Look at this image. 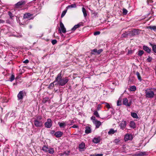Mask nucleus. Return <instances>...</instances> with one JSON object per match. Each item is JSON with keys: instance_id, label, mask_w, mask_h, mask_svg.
Here are the masks:
<instances>
[{"instance_id": "nucleus-24", "label": "nucleus", "mask_w": 156, "mask_h": 156, "mask_svg": "<svg viewBox=\"0 0 156 156\" xmlns=\"http://www.w3.org/2000/svg\"><path fill=\"white\" fill-rule=\"evenodd\" d=\"M82 11L83 13V16L85 18H86L87 16V13L86 10L84 8L82 7Z\"/></svg>"}, {"instance_id": "nucleus-36", "label": "nucleus", "mask_w": 156, "mask_h": 156, "mask_svg": "<svg viewBox=\"0 0 156 156\" xmlns=\"http://www.w3.org/2000/svg\"><path fill=\"white\" fill-rule=\"evenodd\" d=\"M128 12L127 10L123 8V9L122 14L123 15H126L127 14Z\"/></svg>"}, {"instance_id": "nucleus-57", "label": "nucleus", "mask_w": 156, "mask_h": 156, "mask_svg": "<svg viewBox=\"0 0 156 156\" xmlns=\"http://www.w3.org/2000/svg\"><path fill=\"white\" fill-rule=\"evenodd\" d=\"M101 105H98L97 107V110H99L101 109V107H100Z\"/></svg>"}, {"instance_id": "nucleus-18", "label": "nucleus", "mask_w": 156, "mask_h": 156, "mask_svg": "<svg viewBox=\"0 0 156 156\" xmlns=\"http://www.w3.org/2000/svg\"><path fill=\"white\" fill-rule=\"evenodd\" d=\"M33 14L29 13H27L24 14L23 18L24 19H28Z\"/></svg>"}, {"instance_id": "nucleus-62", "label": "nucleus", "mask_w": 156, "mask_h": 156, "mask_svg": "<svg viewBox=\"0 0 156 156\" xmlns=\"http://www.w3.org/2000/svg\"><path fill=\"white\" fill-rule=\"evenodd\" d=\"M138 155L140 156H142L143 155V153H140V154H139Z\"/></svg>"}, {"instance_id": "nucleus-47", "label": "nucleus", "mask_w": 156, "mask_h": 156, "mask_svg": "<svg viewBox=\"0 0 156 156\" xmlns=\"http://www.w3.org/2000/svg\"><path fill=\"white\" fill-rule=\"evenodd\" d=\"M153 2L152 0H147V3L148 5H151Z\"/></svg>"}, {"instance_id": "nucleus-3", "label": "nucleus", "mask_w": 156, "mask_h": 156, "mask_svg": "<svg viewBox=\"0 0 156 156\" xmlns=\"http://www.w3.org/2000/svg\"><path fill=\"white\" fill-rule=\"evenodd\" d=\"M42 118L41 116H37V119L34 120V124L35 126L37 127H40L42 126L43 122L41 120Z\"/></svg>"}, {"instance_id": "nucleus-22", "label": "nucleus", "mask_w": 156, "mask_h": 156, "mask_svg": "<svg viewBox=\"0 0 156 156\" xmlns=\"http://www.w3.org/2000/svg\"><path fill=\"white\" fill-rule=\"evenodd\" d=\"M49 147L48 146L46 145H44L42 147V150L44 151L47 152L48 149Z\"/></svg>"}, {"instance_id": "nucleus-34", "label": "nucleus", "mask_w": 156, "mask_h": 156, "mask_svg": "<svg viewBox=\"0 0 156 156\" xmlns=\"http://www.w3.org/2000/svg\"><path fill=\"white\" fill-rule=\"evenodd\" d=\"M144 53V52L143 50H139L138 55L140 56H141Z\"/></svg>"}, {"instance_id": "nucleus-60", "label": "nucleus", "mask_w": 156, "mask_h": 156, "mask_svg": "<svg viewBox=\"0 0 156 156\" xmlns=\"http://www.w3.org/2000/svg\"><path fill=\"white\" fill-rule=\"evenodd\" d=\"M71 124L70 125H72V124H73V123H74V122L73 120L71 121Z\"/></svg>"}, {"instance_id": "nucleus-10", "label": "nucleus", "mask_w": 156, "mask_h": 156, "mask_svg": "<svg viewBox=\"0 0 156 156\" xmlns=\"http://www.w3.org/2000/svg\"><path fill=\"white\" fill-rule=\"evenodd\" d=\"M132 135L129 134H126L124 138V140L125 141H128L129 140H132Z\"/></svg>"}, {"instance_id": "nucleus-41", "label": "nucleus", "mask_w": 156, "mask_h": 156, "mask_svg": "<svg viewBox=\"0 0 156 156\" xmlns=\"http://www.w3.org/2000/svg\"><path fill=\"white\" fill-rule=\"evenodd\" d=\"M94 115L97 117H99V115L97 111H94Z\"/></svg>"}, {"instance_id": "nucleus-32", "label": "nucleus", "mask_w": 156, "mask_h": 156, "mask_svg": "<svg viewBox=\"0 0 156 156\" xmlns=\"http://www.w3.org/2000/svg\"><path fill=\"white\" fill-rule=\"evenodd\" d=\"M76 7V5L75 4H73L71 5H68L67 7L66 8L67 9L69 8Z\"/></svg>"}, {"instance_id": "nucleus-43", "label": "nucleus", "mask_w": 156, "mask_h": 156, "mask_svg": "<svg viewBox=\"0 0 156 156\" xmlns=\"http://www.w3.org/2000/svg\"><path fill=\"white\" fill-rule=\"evenodd\" d=\"M15 79V76L14 75L12 74V75L11 77L10 78V81L12 82Z\"/></svg>"}, {"instance_id": "nucleus-35", "label": "nucleus", "mask_w": 156, "mask_h": 156, "mask_svg": "<svg viewBox=\"0 0 156 156\" xmlns=\"http://www.w3.org/2000/svg\"><path fill=\"white\" fill-rule=\"evenodd\" d=\"M66 12L67 10H64L62 12L61 15V18H62L65 15Z\"/></svg>"}, {"instance_id": "nucleus-31", "label": "nucleus", "mask_w": 156, "mask_h": 156, "mask_svg": "<svg viewBox=\"0 0 156 156\" xmlns=\"http://www.w3.org/2000/svg\"><path fill=\"white\" fill-rule=\"evenodd\" d=\"M136 74L137 76L138 79L140 81H141V80H142V79L140 76V73L138 72L137 71L136 73Z\"/></svg>"}, {"instance_id": "nucleus-7", "label": "nucleus", "mask_w": 156, "mask_h": 156, "mask_svg": "<svg viewBox=\"0 0 156 156\" xmlns=\"http://www.w3.org/2000/svg\"><path fill=\"white\" fill-rule=\"evenodd\" d=\"M44 125L46 128H50L52 126V121L51 119H48L47 121L45 123Z\"/></svg>"}, {"instance_id": "nucleus-40", "label": "nucleus", "mask_w": 156, "mask_h": 156, "mask_svg": "<svg viewBox=\"0 0 156 156\" xmlns=\"http://www.w3.org/2000/svg\"><path fill=\"white\" fill-rule=\"evenodd\" d=\"M121 101L120 99H119L117 101V106H120L121 105Z\"/></svg>"}, {"instance_id": "nucleus-37", "label": "nucleus", "mask_w": 156, "mask_h": 156, "mask_svg": "<svg viewBox=\"0 0 156 156\" xmlns=\"http://www.w3.org/2000/svg\"><path fill=\"white\" fill-rule=\"evenodd\" d=\"M122 37H127L128 36V34L127 32H126L123 34H122Z\"/></svg>"}, {"instance_id": "nucleus-56", "label": "nucleus", "mask_w": 156, "mask_h": 156, "mask_svg": "<svg viewBox=\"0 0 156 156\" xmlns=\"http://www.w3.org/2000/svg\"><path fill=\"white\" fill-rule=\"evenodd\" d=\"M55 133V131L54 130H52L50 132V133L51 134H54Z\"/></svg>"}, {"instance_id": "nucleus-29", "label": "nucleus", "mask_w": 156, "mask_h": 156, "mask_svg": "<svg viewBox=\"0 0 156 156\" xmlns=\"http://www.w3.org/2000/svg\"><path fill=\"white\" fill-rule=\"evenodd\" d=\"M100 140L99 138H94L92 141L95 143L97 144L100 142Z\"/></svg>"}, {"instance_id": "nucleus-50", "label": "nucleus", "mask_w": 156, "mask_h": 156, "mask_svg": "<svg viewBox=\"0 0 156 156\" xmlns=\"http://www.w3.org/2000/svg\"><path fill=\"white\" fill-rule=\"evenodd\" d=\"M92 14L94 15V16H96L98 14L97 12H95L94 11H93L92 12Z\"/></svg>"}, {"instance_id": "nucleus-42", "label": "nucleus", "mask_w": 156, "mask_h": 156, "mask_svg": "<svg viewBox=\"0 0 156 156\" xmlns=\"http://www.w3.org/2000/svg\"><path fill=\"white\" fill-rule=\"evenodd\" d=\"M152 50L154 52L156 53V45H154L153 46Z\"/></svg>"}, {"instance_id": "nucleus-33", "label": "nucleus", "mask_w": 156, "mask_h": 156, "mask_svg": "<svg viewBox=\"0 0 156 156\" xmlns=\"http://www.w3.org/2000/svg\"><path fill=\"white\" fill-rule=\"evenodd\" d=\"M49 98L48 97H45L42 100V102L44 103H46L49 100Z\"/></svg>"}, {"instance_id": "nucleus-9", "label": "nucleus", "mask_w": 156, "mask_h": 156, "mask_svg": "<svg viewBox=\"0 0 156 156\" xmlns=\"http://www.w3.org/2000/svg\"><path fill=\"white\" fill-rule=\"evenodd\" d=\"M60 29H59V30H60V33H61V30L62 32L63 33H65L66 32V29L64 27V26L63 24V23L62 22H60Z\"/></svg>"}, {"instance_id": "nucleus-52", "label": "nucleus", "mask_w": 156, "mask_h": 156, "mask_svg": "<svg viewBox=\"0 0 156 156\" xmlns=\"http://www.w3.org/2000/svg\"><path fill=\"white\" fill-rule=\"evenodd\" d=\"M119 140L118 139H115L114 140V142L117 144L118 142H119Z\"/></svg>"}, {"instance_id": "nucleus-53", "label": "nucleus", "mask_w": 156, "mask_h": 156, "mask_svg": "<svg viewBox=\"0 0 156 156\" xmlns=\"http://www.w3.org/2000/svg\"><path fill=\"white\" fill-rule=\"evenodd\" d=\"M69 151H67V152H64L63 155L64 154H66V155H68L69 154Z\"/></svg>"}, {"instance_id": "nucleus-13", "label": "nucleus", "mask_w": 156, "mask_h": 156, "mask_svg": "<svg viewBox=\"0 0 156 156\" xmlns=\"http://www.w3.org/2000/svg\"><path fill=\"white\" fill-rule=\"evenodd\" d=\"M143 49L147 53H150L151 51V49L147 46L144 45L143 46Z\"/></svg>"}, {"instance_id": "nucleus-6", "label": "nucleus", "mask_w": 156, "mask_h": 156, "mask_svg": "<svg viewBox=\"0 0 156 156\" xmlns=\"http://www.w3.org/2000/svg\"><path fill=\"white\" fill-rule=\"evenodd\" d=\"M102 51L103 50L102 49H100L98 50L96 49H94L91 50V54L93 55H99Z\"/></svg>"}, {"instance_id": "nucleus-25", "label": "nucleus", "mask_w": 156, "mask_h": 156, "mask_svg": "<svg viewBox=\"0 0 156 156\" xmlns=\"http://www.w3.org/2000/svg\"><path fill=\"white\" fill-rule=\"evenodd\" d=\"M147 29L153 30L154 31H156V26H150L147 27Z\"/></svg>"}, {"instance_id": "nucleus-27", "label": "nucleus", "mask_w": 156, "mask_h": 156, "mask_svg": "<svg viewBox=\"0 0 156 156\" xmlns=\"http://www.w3.org/2000/svg\"><path fill=\"white\" fill-rule=\"evenodd\" d=\"M131 115L134 118L138 119V118L137 114L135 112H131Z\"/></svg>"}, {"instance_id": "nucleus-2", "label": "nucleus", "mask_w": 156, "mask_h": 156, "mask_svg": "<svg viewBox=\"0 0 156 156\" xmlns=\"http://www.w3.org/2000/svg\"><path fill=\"white\" fill-rule=\"evenodd\" d=\"M145 97L147 98H151L154 96V92L151 89H147L145 90Z\"/></svg>"}, {"instance_id": "nucleus-26", "label": "nucleus", "mask_w": 156, "mask_h": 156, "mask_svg": "<svg viewBox=\"0 0 156 156\" xmlns=\"http://www.w3.org/2000/svg\"><path fill=\"white\" fill-rule=\"evenodd\" d=\"M48 152L50 154H53L54 152V150L53 148L50 147L48 150Z\"/></svg>"}, {"instance_id": "nucleus-48", "label": "nucleus", "mask_w": 156, "mask_h": 156, "mask_svg": "<svg viewBox=\"0 0 156 156\" xmlns=\"http://www.w3.org/2000/svg\"><path fill=\"white\" fill-rule=\"evenodd\" d=\"M8 15H9L10 17L12 19V17H13L12 13L10 12H8Z\"/></svg>"}, {"instance_id": "nucleus-28", "label": "nucleus", "mask_w": 156, "mask_h": 156, "mask_svg": "<svg viewBox=\"0 0 156 156\" xmlns=\"http://www.w3.org/2000/svg\"><path fill=\"white\" fill-rule=\"evenodd\" d=\"M136 90V88L135 86H131L129 88V91H134Z\"/></svg>"}, {"instance_id": "nucleus-11", "label": "nucleus", "mask_w": 156, "mask_h": 156, "mask_svg": "<svg viewBox=\"0 0 156 156\" xmlns=\"http://www.w3.org/2000/svg\"><path fill=\"white\" fill-rule=\"evenodd\" d=\"M123 104L124 105L128 106H130L131 105V102L128 103V100L127 98H125L123 99Z\"/></svg>"}, {"instance_id": "nucleus-19", "label": "nucleus", "mask_w": 156, "mask_h": 156, "mask_svg": "<svg viewBox=\"0 0 156 156\" xmlns=\"http://www.w3.org/2000/svg\"><path fill=\"white\" fill-rule=\"evenodd\" d=\"M58 124L61 128H64L66 125V123L64 122H59Z\"/></svg>"}, {"instance_id": "nucleus-1", "label": "nucleus", "mask_w": 156, "mask_h": 156, "mask_svg": "<svg viewBox=\"0 0 156 156\" xmlns=\"http://www.w3.org/2000/svg\"><path fill=\"white\" fill-rule=\"evenodd\" d=\"M61 72L59 73L55 79V85H58L59 86H62L65 85L69 81V80L68 77H66L63 78L62 76Z\"/></svg>"}, {"instance_id": "nucleus-38", "label": "nucleus", "mask_w": 156, "mask_h": 156, "mask_svg": "<svg viewBox=\"0 0 156 156\" xmlns=\"http://www.w3.org/2000/svg\"><path fill=\"white\" fill-rule=\"evenodd\" d=\"M152 57L150 56H148V57L147 59V61L149 62H151L152 61Z\"/></svg>"}, {"instance_id": "nucleus-58", "label": "nucleus", "mask_w": 156, "mask_h": 156, "mask_svg": "<svg viewBox=\"0 0 156 156\" xmlns=\"http://www.w3.org/2000/svg\"><path fill=\"white\" fill-rule=\"evenodd\" d=\"M4 22H5V21H4L2 20H0V23H3Z\"/></svg>"}, {"instance_id": "nucleus-63", "label": "nucleus", "mask_w": 156, "mask_h": 156, "mask_svg": "<svg viewBox=\"0 0 156 156\" xmlns=\"http://www.w3.org/2000/svg\"><path fill=\"white\" fill-rule=\"evenodd\" d=\"M29 27L30 28H31L32 27V26L31 25H30L29 26Z\"/></svg>"}, {"instance_id": "nucleus-51", "label": "nucleus", "mask_w": 156, "mask_h": 156, "mask_svg": "<svg viewBox=\"0 0 156 156\" xmlns=\"http://www.w3.org/2000/svg\"><path fill=\"white\" fill-rule=\"evenodd\" d=\"M91 119L93 120V122H94V121H96L95 120V117L94 116H92L90 118Z\"/></svg>"}, {"instance_id": "nucleus-4", "label": "nucleus", "mask_w": 156, "mask_h": 156, "mask_svg": "<svg viewBox=\"0 0 156 156\" xmlns=\"http://www.w3.org/2000/svg\"><path fill=\"white\" fill-rule=\"evenodd\" d=\"M26 4V2L23 0H22L16 4L14 5L15 8L16 9L21 8L22 7V6Z\"/></svg>"}, {"instance_id": "nucleus-8", "label": "nucleus", "mask_w": 156, "mask_h": 156, "mask_svg": "<svg viewBox=\"0 0 156 156\" xmlns=\"http://www.w3.org/2000/svg\"><path fill=\"white\" fill-rule=\"evenodd\" d=\"M126 126V122L125 121L122 120L119 125L120 129L123 130Z\"/></svg>"}, {"instance_id": "nucleus-14", "label": "nucleus", "mask_w": 156, "mask_h": 156, "mask_svg": "<svg viewBox=\"0 0 156 156\" xmlns=\"http://www.w3.org/2000/svg\"><path fill=\"white\" fill-rule=\"evenodd\" d=\"M63 132L60 131H58L55 133L54 135L56 137H61L63 135Z\"/></svg>"}, {"instance_id": "nucleus-12", "label": "nucleus", "mask_w": 156, "mask_h": 156, "mask_svg": "<svg viewBox=\"0 0 156 156\" xmlns=\"http://www.w3.org/2000/svg\"><path fill=\"white\" fill-rule=\"evenodd\" d=\"M85 144L84 143L82 142L79 145V148L80 151H84L85 148Z\"/></svg>"}, {"instance_id": "nucleus-59", "label": "nucleus", "mask_w": 156, "mask_h": 156, "mask_svg": "<svg viewBox=\"0 0 156 156\" xmlns=\"http://www.w3.org/2000/svg\"><path fill=\"white\" fill-rule=\"evenodd\" d=\"M128 54H132V51H131V50L129 51H128Z\"/></svg>"}, {"instance_id": "nucleus-49", "label": "nucleus", "mask_w": 156, "mask_h": 156, "mask_svg": "<svg viewBox=\"0 0 156 156\" xmlns=\"http://www.w3.org/2000/svg\"><path fill=\"white\" fill-rule=\"evenodd\" d=\"M100 34V32L99 31H97L94 32V35H99Z\"/></svg>"}, {"instance_id": "nucleus-20", "label": "nucleus", "mask_w": 156, "mask_h": 156, "mask_svg": "<svg viewBox=\"0 0 156 156\" xmlns=\"http://www.w3.org/2000/svg\"><path fill=\"white\" fill-rule=\"evenodd\" d=\"M116 130H114L113 129H111L108 131V133L109 135L114 134L115 133L117 132Z\"/></svg>"}, {"instance_id": "nucleus-44", "label": "nucleus", "mask_w": 156, "mask_h": 156, "mask_svg": "<svg viewBox=\"0 0 156 156\" xmlns=\"http://www.w3.org/2000/svg\"><path fill=\"white\" fill-rule=\"evenodd\" d=\"M105 106L107 108H111L110 106L108 103L105 102Z\"/></svg>"}, {"instance_id": "nucleus-23", "label": "nucleus", "mask_w": 156, "mask_h": 156, "mask_svg": "<svg viewBox=\"0 0 156 156\" xmlns=\"http://www.w3.org/2000/svg\"><path fill=\"white\" fill-rule=\"evenodd\" d=\"M56 82H55V80H54V81L52 83H51L48 87V88L49 89H52L54 86V85H55V83H56Z\"/></svg>"}, {"instance_id": "nucleus-21", "label": "nucleus", "mask_w": 156, "mask_h": 156, "mask_svg": "<svg viewBox=\"0 0 156 156\" xmlns=\"http://www.w3.org/2000/svg\"><path fill=\"white\" fill-rule=\"evenodd\" d=\"M81 26V24L80 23H79L77 25H75L73 27L71 30L73 31H75L77 28L80 27Z\"/></svg>"}, {"instance_id": "nucleus-46", "label": "nucleus", "mask_w": 156, "mask_h": 156, "mask_svg": "<svg viewBox=\"0 0 156 156\" xmlns=\"http://www.w3.org/2000/svg\"><path fill=\"white\" fill-rule=\"evenodd\" d=\"M57 43V41L55 39L51 41V43L53 45Z\"/></svg>"}, {"instance_id": "nucleus-55", "label": "nucleus", "mask_w": 156, "mask_h": 156, "mask_svg": "<svg viewBox=\"0 0 156 156\" xmlns=\"http://www.w3.org/2000/svg\"><path fill=\"white\" fill-rule=\"evenodd\" d=\"M78 127V126L77 125H74L72 126L71 128H76Z\"/></svg>"}, {"instance_id": "nucleus-45", "label": "nucleus", "mask_w": 156, "mask_h": 156, "mask_svg": "<svg viewBox=\"0 0 156 156\" xmlns=\"http://www.w3.org/2000/svg\"><path fill=\"white\" fill-rule=\"evenodd\" d=\"M103 154H94L91 155V156H103Z\"/></svg>"}, {"instance_id": "nucleus-61", "label": "nucleus", "mask_w": 156, "mask_h": 156, "mask_svg": "<svg viewBox=\"0 0 156 156\" xmlns=\"http://www.w3.org/2000/svg\"><path fill=\"white\" fill-rule=\"evenodd\" d=\"M150 45L152 47V48L153 47V46L154 45V44H152L151 43H150Z\"/></svg>"}, {"instance_id": "nucleus-39", "label": "nucleus", "mask_w": 156, "mask_h": 156, "mask_svg": "<svg viewBox=\"0 0 156 156\" xmlns=\"http://www.w3.org/2000/svg\"><path fill=\"white\" fill-rule=\"evenodd\" d=\"M127 33L128 36L130 37L134 36H133V33L132 32V31H129L127 32Z\"/></svg>"}, {"instance_id": "nucleus-17", "label": "nucleus", "mask_w": 156, "mask_h": 156, "mask_svg": "<svg viewBox=\"0 0 156 156\" xmlns=\"http://www.w3.org/2000/svg\"><path fill=\"white\" fill-rule=\"evenodd\" d=\"M132 31L133 33V36H135L139 34L140 33L139 30L138 29H134Z\"/></svg>"}, {"instance_id": "nucleus-15", "label": "nucleus", "mask_w": 156, "mask_h": 156, "mask_svg": "<svg viewBox=\"0 0 156 156\" xmlns=\"http://www.w3.org/2000/svg\"><path fill=\"white\" fill-rule=\"evenodd\" d=\"M93 123L95 125L96 127L97 128H98L101 124L100 121L98 120H96V121L93 122Z\"/></svg>"}, {"instance_id": "nucleus-16", "label": "nucleus", "mask_w": 156, "mask_h": 156, "mask_svg": "<svg viewBox=\"0 0 156 156\" xmlns=\"http://www.w3.org/2000/svg\"><path fill=\"white\" fill-rule=\"evenodd\" d=\"M85 133L86 134H89L91 133V129L90 127L89 126H86L85 127Z\"/></svg>"}, {"instance_id": "nucleus-30", "label": "nucleus", "mask_w": 156, "mask_h": 156, "mask_svg": "<svg viewBox=\"0 0 156 156\" xmlns=\"http://www.w3.org/2000/svg\"><path fill=\"white\" fill-rule=\"evenodd\" d=\"M130 127L133 128H134L135 127V124L134 122L133 121H131L130 122Z\"/></svg>"}, {"instance_id": "nucleus-5", "label": "nucleus", "mask_w": 156, "mask_h": 156, "mask_svg": "<svg viewBox=\"0 0 156 156\" xmlns=\"http://www.w3.org/2000/svg\"><path fill=\"white\" fill-rule=\"evenodd\" d=\"M26 95V93L24 90L20 91L17 95L18 100H22L23 97Z\"/></svg>"}, {"instance_id": "nucleus-54", "label": "nucleus", "mask_w": 156, "mask_h": 156, "mask_svg": "<svg viewBox=\"0 0 156 156\" xmlns=\"http://www.w3.org/2000/svg\"><path fill=\"white\" fill-rule=\"evenodd\" d=\"M29 62V61L28 59H26L23 62V63H28Z\"/></svg>"}]
</instances>
